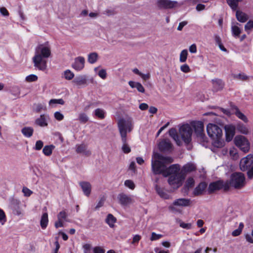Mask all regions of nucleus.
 <instances>
[{
  "label": "nucleus",
  "mask_w": 253,
  "mask_h": 253,
  "mask_svg": "<svg viewBox=\"0 0 253 253\" xmlns=\"http://www.w3.org/2000/svg\"><path fill=\"white\" fill-rule=\"evenodd\" d=\"M155 160L152 161V169L155 174H162L166 177L169 175V183L172 186L179 187L184 180V174L181 173L180 166L177 164L171 165L168 168L166 164L173 162L170 157H165L156 153L154 155Z\"/></svg>",
  "instance_id": "1"
},
{
  "label": "nucleus",
  "mask_w": 253,
  "mask_h": 253,
  "mask_svg": "<svg viewBox=\"0 0 253 253\" xmlns=\"http://www.w3.org/2000/svg\"><path fill=\"white\" fill-rule=\"evenodd\" d=\"M51 55V49L48 42L39 44L35 49V54L32 58L34 67L38 70L44 71L47 68L46 58Z\"/></svg>",
  "instance_id": "2"
},
{
  "label": "nucleus",
  "mask_w": 253,
  "mask_h": 253,
  "mask_svg": "<svg viewBox=\"0 0 253 253\" xmlns=\"http://www.w3.org/2000/svg\"><path fill=\"white\" fill-rule=\"evenodd\" d=\"M207 131L209 136L212 139V144L214 147L222 148L224 146L223 132L220 127L217 125L210 123L207 126Z\"/></svg>",
  "instance_id": "3"
},
{
  "label": "nucleus",
  "mask_w": 253,
  "mask_h": 253,
  "mask_svg": "<svg viewBox=\"0 0 253 253\" xmlns=\"http://www.w3.org/2000/svg\"><path fill=\"white\" fill-rule=\"evenodd\" d=\"M246 178L244 173L240 172L233 173L230 180L225 182V190H228L230 187L240 189L245 186Z\"/></svg>",
  "instance_id": "4"
},
{
  "label": "nucleus",
  "mask_w": 253,
  "mask_h": 253,
  "mask_svg": "<svg viewBox=\"0 0 253 253\" xmlns=\"http://www.w3.org/2000/svg\"><path fill=\"white\" fill-rule=\"evenodd\" d=\"M240 169L243 171H248V177L252 179L253 178V155L249 154L242 158L240 163Z\"/></svg>",
  "instance_id": "5"
},
{
  "label": "nucleus",
  "mask_w": 253,
  "mask_h": 253,
  "mask_svg": "<svg viewBox=\"0 0 253 253\" xmlns=\"http://www.w3.org/2000/svg\"><path fill=\"white\" fill-rule=\"evenodd\" d=\"M118 127L121 136L126 137L127 132H130L133 129L132 120L121 119L118 122Z\"/></svg>",
  "instance_id": "6"
},
{
  "label": "nucleus",
  "mask_w": 253,
  "mask_h": 253,
  "mask_svg": "<svg viewBox=\"0 0 253 253\" xmlns=\"http://www.w3.org/2000/svg\"><path fill=\"white\" fill-rule=\"evenodd\" d=\"M235 145L244 153H248L250 149V143L245 136L236 135L233 140Z\"/></svg>",
  "instance_id": "7"
},
{
  "label": "nucleus",
  "mask_w": 253,
  "mask_h": 253,
  "mask_svg": "<svg viewBox=\"0 0 253 253\" xmlns=\"http://www.w3.org/2000/svg\"><path fill=\"white\" fill-rule=\"evenodd\" d=\"M191 204V201L190 199L180 198L174 201L172 204L169 206V208L172 212H181V210L177 207H188Z\"/></svg>",
  "instance_id": "8"
},
{
  "label": "nucleus",
  "mask_w": 253,
  "mask_h": 253,
  "mask_svg": "<svg viewBox=\"0 0 253 253\" xmlns=\"http://www.w3.org/2000/svg\"><path fill=\"white\" fill-rule=\"evenodd\" d=\"M192 132L193 130L188 124L183 125L179 128L180 135L186 144H189L191 142Z\"/></svg>",
  "instance_id": "9"
},
{
  "label": "nucleus",
  "mask_w": 253,
  "mask_h": 253,
  "mask_svg": "<svg viewBox=\"0 0 253 253\" xmlns=\"http://www.w3.org/2000/svg\"><path fill=\"white\" fill-rule=\"evenodd\" d=\"M193 126L194 128L195 133L201 141H207V137L204 133V124L202 122H197L194 123Z\"/></svg>",
  "instance_id": "10"
},
{
  "label": "nucleus",
  "mask_w": 253,
  "mask_h": 253,
  "mask_svg": "<svg viewBox=\"0 0 253 253\" xmlns=\"http://www.w3.org/2000/svg\"><path fill=\"white\" fill-rule=\"evenodd\" d=\"M156 4L159 9H171L177 6V2L170 0H157Z\"/></svg>",
  "instance_id": "11"
},
{
  "label": "nucleus",
  "mask_w": 253,
  "mask_h": 253,
  "mask_svg": "<svg viewBox=\"0 0 253 253\" xmlns=\"http://www.w3.org/2000/svg\"><path fill=\"white\" fill-rule=\"evenodd\" d=\"M226 140L227 142L231 141L235 134L236 127L233 125H228L224 126Z\"/></svg>",
  "instance_id": "12"
},
{
  "label": "nucleus",
  "mask_w": 253,
  "mask_h": 253,
  "mask_svg": "<svg viewBox=\"0 0 253 253\" xmlns=\"http://www.w3.org/2000/svg\"><path fill=\"white\" fill-rule=\"evenodd\" d=\"M158 147L161 152H169L172 149V144L169 140L163 139L159 142Z\"/></svg>",
  "instance_id": "13"
},
{
  "label": "nucleus",
  "mask_w": 253,
  "mask_h": 253,
  "mask_svg": "<svg viewBox=\"0 0 253 253\" xmlns=\"http://www.w3.org/2000/svg\"><path fill=\"white\" fill-rule=\"evenodd\" d=\"M120 203L123 206L130 204L133 202L131 196L127 195L125 193H121L118 196Z\"/></svg>",
  "instance_id": "14"
},
{
  "label": "nucleus",
  "mask_w": 253,
  "mask_h": 253,
  "mask_svg": "<svg viewBox=\"0 0 253 253\" xmlns=\"http://www.w3.org/2000/svg\"><path fill=\"white\" fill-rule=\"evenodd\" d=\"M225 182L221 181H217L211 183L209 186L208 191L210 193L213 192L214 191L219 190L222 188L225 189Z\"/></svg>",
  "instance_id": "15"
},
{
  "label": "nucleus",
  "mask_w": 253,
  "mask_h": 253,
  "mask_svg": "<svg viewBox=\"0 0 253 253\" xmlns=\"http://www.w3.org/2000/svg\"><path fill=\"white\" fill-rule=\"evenodd\" d=\"M84 58L79 56L75 59L74 63L72 64V67L76 70H81L84 66Z\"/></svg>",
  "instance_id": "16"
},
{
  "label": "nucleus",
  "mask_w": 253,
  "mask_h": 253,
  "mask_svg": "<svg viewBox=\"0 0 253 253\" xmlns=\"http://www.w3.org/2000/svg\"><path fill=\"white\" fill-rule=\"evenodd\" d=\"M231 107L232 111H233V113L237 117L243 121L244 123L248 122L249 120L248 118L240 111L236 106L234 105H231Z\"/></svg>",
  "instance_id": "17"
},
{
  "label": "nucleus",
  "mask_w": 253,
  "mask_h": 253,
  "mask_svg": "<svg viewBox=\"0 0 253 253\" xmlns=\"http://www.w3.org/2000/svg\"><path fill=\"white\" fill-rule=\"evenodd\" d=\"M79 184L84 194L87 197H88L90 194L91 190V185L90 183L87 181H81L79 183Z\"/></svg>",
  "instance_id": "18"
},
{
  "label": "nucleus",
  "mask_w": 253,
  "mask_h": 253,
  "mask_svg": "<svg viewBox=\"0 0 253 253\" xmlns=\"http://www.w3.org/2000/svg\"><path fill=\"white\" fill-rule=\"evenodd\" d=\"M213 89L215 91L222 90L224 86V82L220 79H216L212 80Z\"/></svg>",
  "instance_id": "19"
},
{
  "label": "nucleus",
  "mask_w": 253,
  "mask_h": 253,
  "mask_svg": "<svg viewBox=\"0 0 253 253\" xmlns=\"http://www.w3.org/2000/svg\"><path fill=\"white\" fill-rule=\"evenodd\" d=\"M76 152L78 153H82L86 156H89L91 154V151L87 149V146L84 144L77 146Z\"/></svg>",
  "instance_id": "20"
},
{
  "label": "nucleus",
  "mask_w": 253,
  "mask_h": 253,
  "mask_svg": "<svg viewBox=\"0 0 253 253\" xmlns=\"http://www.w3.org/2000/svg\"><path fill=\"white\" fill-rule=\"evenodd\" d=\"M196 170V166L192 163H188L184 165L181 169V173L184 174V179L186 174Z\"/></svg>",
  "instance_id": "21"
},
{
  "label": "nucleus",
  "mask_w": 253,
  "mask_h": 253,
  "mask_svg": "<svg viewBox=\"0 0 253 253\" xmlns=\"http://www.w3.org/2000/svg\"><path fill=\"white\" fill-rule=\"evenodd\" d=\"M207 184L205 182H201L195 188L193 191V195L195 196L200 195L203 194L207 187Z\"/></svg>",
  "instance_id": "22"
},
{
  "label": "nucleus",
  "mask_w": 253,
  "mask_h": 253,
  "mask_svg": "<svg viewBox=\"0 0 253 253\" xmlns=\"http://www.w3.org/2000/svg\"><path fill=\"white\" fill-rule=\"evenodd\" d=\"M169 132L170 136L174 140L178 145L180 146L181 144V141L177 134L176 129L174 128H171L169 130Z\"/></svg>",
  "instance_id": "23"
},
{
  "label": "nucleus",
  "mask_w": 253,
  "mask_h": 253,
  "mask_svg": "<svg viewBox=\"0 0 253 253\" xmlns=\"http://www.w3.org/2000/svg\"><path fill=\"white\" fill-rule=\"evenodd\" d=\"M236 17L237 19L242 23L246 22L249 19V17L247 14L238 10L236 11Z\"/></svg>",
  "instance_id": "24"
},
{
  "label": "nucleus",
  "mask_w": 253,
  "mask_h": 253,
  "mask_svg": "<svg viewBox=\"0 0 253 253\" xmlns=\"http://www.w3.org/2000/svg\"><path fill=\"white\" fill-rule=\"evenodd\" d=\"M235 127L238 131L242 134L247 135L249 133L248 127L241 123H238Z\"/></svg>",
  "instance_id": "25"
},
{
  "label": "nucleus",
  "mask_w": 253,
  "mask_h": 253,
  "mask_svg": "<svg viewBox=\"0 0 253 253\" xmlns=\"http://www.w3.org/2000/svg\"><path fill=\"white\" fill-rule=\"evenodd\" d=\"M46 116L44 115H41L40 118H37L35 120V124L41 127H44L47 126L46 122Z\"/></svg>",
  "instance_id": "26"
},
{
  "label": "nucleus",
  "mask_w": 253,
  "mask_h": 253,
  "mask_svg": "<svg viewBox=\"0 0 253 253\" xmlns=\"http://www.w3.org/2000/svg\"><path fill=\"white\" fill-rule=\"evenodd\" d=\"M122 141L123 142V145L122 147V149L124 153L127 154L131 151V149L128 144L127 143V138L126 137H121Z\"/></svg>",
  "instance_id": "27"
},
{
  "label": "nucleus",
  "mask_w": 253,
  "mask_h": 253,
  "mask_svg": "<svg viewBox=\"0 0 253 253\" xmlns=\"http://www.w3.org/2000/svg\"><path fill=\"white\" fill-rule=\"evenodd\" d=\"M129 85L132 88H136L137 90L140 92L144 93L145 89L142 85L138 82H134L133 81H129L128 82Z\"/></svg>",
  "instance_id": "28"
},
{
  "label": "nucleus",
  "mask_w": 253,
  "mask_h": 253,
  "mask_svg": "<svg viewBox=\"0 0 253 253\" xmlns=\"http://www.w3.org/2000/svg\"><path fill=\"white\" fill-rule=\"evenodd\" d=\"M22 133L26 137H30L34 132V129L32 127L25 126L21 129Z\"/></svg>",
  "instance_id": "29"
},
{
  "label": "nucleus",
  "mask_w": 253,
  "mask_h": 253,
  "mask_svg": "<svg viewBox=\"0 0 253 253\" xmlns=\"http://www.w3.org/2000/svg\"><path fill=\"white\" fill-rule=\"evenodd\" d=\"M117 221L116 218L111 213L107 215L105 219V222L109 225L111 228L114 227V223Z\"/></svg>",
  "instance_id": "30"
},
{
  "label": "nucleus",
  "mask_w": 253,
  "mask_h": 253,
  "mask_svg": "<svg viewBox=\"0 0 253 253\" xmlns=\"http://www.w3.org/2000/svg\"><path fill=\"white\" fill-rule=\"evenodd\" d=\"M48 222V214L46 212L43 213L41 217L40 225L42 229H45L47 226Z\"/></svg>",
  "instance_id": "31"
},
{
  "label": "nucleus",
  "mask_w": 253,
  "mask_h": 253,
  "mask_svg": "<svg viewBox=\"0 0 253 253\" xmlns=\"http://www.w3.org/2000/svg\"><path fill=\"white\" fill-rule=\"evenodd\" d=\"M73 82L78 86H82L84 85L86 83V79L84 76H81L76 77L74 80Z\"/></svg>",
  "instance_id": "32"
},
{
  "label": "nucleus",
  "mask_w": 253,
  "mask_h": 253,
  "mask_svg": "<svg viewBox=\"0 0 253 253\" xmlns=\"http://www.w3.org/2000/svg\"><path fill=\"white\" fill-rule=\"evenodd\" d=\"M54 148L55 146L53 145H46L43 147L42 152L45 156H49L51 155Z\"/></svg>",
  "instance_id": "33"
},
{
  "label": "nucleus",
  "mask_w": 253,
  "mask_h": 253,
  "mask_svg": "<svg viewBox=\"0 0 253 253\" xmlns=\"http://www.w3.org/2000/svg\"><path fill=\"white\" fill-rule=\"evenodd\" d=\"M236 24V25H232L231 27L232 33L233 36L236 38L238 37L241 33V30L237 26V25H239V23H237Z\"/></svg>",
  "instance_id": "34"
},
{
  "label": "nucleus",
  "mask_w": 253,
  "mask_h": 253,
  "mask_svg": "<svg viewBox=\"0 0 253 253\" xmlns=\"http://www.w3.org/2000/svg\"><path fill=\"white\" fill-rule=\"evenodd\" d=\"M226 1L231 9L233 10H235L238 6L239 2L242 1L243 0H226Z\"/></svg>",
  "instance_id": "35"
},
{
  "label": "nucleus",
  "mask_w": 253,
  "mask_h": 253,
  "mask_svg": "<svg viewBox=\"0 0 253 253\" xmlns=\"http://www.w3.org/2000/svg\"><path fill=\"white\" fill-rule=\"evenodd\" d=\"M155 190L157 193L160 195V197L164 199H168L169 195L164 191V190L160 187L158 185L155 186Z\"/></svg>",
  "instance_id": "36"
},
{
  "label": "nucleus",
  "mask_w": 253,
  "mask_h": 253,
  "mask_svg": "<svg viewBox=\"0 0 253 253\" xmlns=\"http://www.w3.org/2000/svg\"><path fill=\"white\" fill-rule=\"evenodd\" d=\"M98 59V54L96 52H92L88 55V61L91 64L96 62Z\"/></svg>",
  "instance_id": "37"
},
{
  "label": "nucleus",
  "mask_w": 253,
  "mask_h": 253,
  "mask_svg": "<svg viewBox=\"0 0 253 253\" xmlns=\"http://www.w3.org/2000/svg\"><path fill=\"white\" fill-rule=\"evenodd\" d=\"M233 78L242 81H245L249 80V77L245 74L244 73H240L238 74L234 75Z\"/></svg>",
  "instance_id": "38"
},
{
  "label": "nucleus",
  "mask_w": 253,
  "mask_h": 253,
  "mask_svg": "<svg viewBox=\"0 0 253 253\" xmlns=\"http://www.w3.org/2000/svg\"><path fill=\"white\" fill-rule=\"evenodd\" d=\"M229 155L233 160H236L239 158V155L237 149L234 148H231L229 150Z\"/></svg>",
  "instance_id": "39"
},
{
  "label": "nucleus",
  "mask_w": 253,
  "mask_h": 253,
  "mask_svg": "<svg viewBox=\"0 0 253 253\" xmlns=\"http://www.w3.org/2000/svg\"><path fill=\"white\" fill-rule=\"evenodd\" d=\"M79 121L80 123L84 124L88 121V117L85 113H80L79 115Z\"/></svg>",
  "instance_id": "40"
},
{
  "label": "nucleus",
  "mask_w": 253,
  "mask_h": 253,
  "mask_svg": "<svg viewBox=\"0 0 253 253\" xmlns=\"http://www.w3.org/2000/svg\"><path fill=\"white\" fill-rule=\"evenodd\" d=\"M195 181L192 177H189L187 179L185 183V187L188 189L192 188L194 186Z\"/></svg>",
  "instance_id": "41"
},
{
  "label": "nucleus",
  "mask_w": 253,
  "mask_h": 253,
  "mask_svg": "<svg viewBox=\"0 0 253 253\" xmlns=\"http://www.w3.org/2000/svg\"><path fill=\"white\" fill-rule=\"evenodd\" d=\"M188 51L186 49L183 50L180 54L179 60L181 62H184L186 61L187 57Z\"/></svg>",
  "instance_id": "42"
},
{
  "label": "nucleus",
  "mask_w": 253,
  "mask_h": 253,
  "mask_svg": "<svg viewBox=\"0 0 253 253\" xmlns=\"http://www.w3.org/2000/svg\"><path fill=\"white\" fill-rule=\"evenodd\" d=\"M6 221V217L4 211L0 209V223L3 225Z\"/></svg>",
  "instance_id": "43"
},
{
  "label": "nucleus",
  "mask_w": 253,
  "mask_h": 253,
  "mask_svg": "<svg viewBox=\"0 0 253 253\" xmlns=\"http://www.w3.org/2000/svg\"><path fill=\"white\" fill-rule=\"evenodd\" d=\"M46 109L45 106L42 104H36L34 105V110L37 113Z\"/></svg>",
  "instance_id": "44"
},
{
  "label": "nucleus",
  "mask_w": 253,
  "mask_h": 253,
  "mask_svg": "<svg viewBox=\"0 0 253 253\" xmlns=\"http://www.w3.org/2000/svg\"><path fill=\"white\" fill-rule=\"evenodd\" d=\"M95 115L100 119H103L105 117L104 111L100 108L96 109L95 110Z\"/></svg>",
  "instance_id": "45"
},
{
  "label": "nucleus",
  "mask_w": 253,
  "mask_h": 253,
  "mask_svg": "<svg viewBox=\"0 0 253 253\" xmlns=\"http://www.w3.org/2000/svg\"><path fill=\"white\" fill-rule=\"evenodd\" d=\"M64 77L66 80H70L74 77V74L70 70H67L64 72Z\"/></svg>",
  "instance_id": "46"
},
{
  "label": "nucleus",
  "mask_w": 253,
  "mask_h": 253,
  "mask_svg": "<svg viewBox=\"0 0 253 253\" xmlns=\"http://www.w3.org/2000/svg\"><path fill=\"white\" fill-rule=\"evenodd\" d=\"M22 191L25 197H30L33 193L32 191L25 186L23 187Z\"/></svg>",
  "instance_id": "47"
},
{
  "label": "nucleus",
  "mask_w": 253,
  "mask_h": 253,
  "mask_svg": "<svg viewBox=\"0 0 253 253\" xmlns=\"http://www.w3.org/2000/svg\"><path fill=\"white\" fill-rule=\"evenodd\" d=\"M65 102L62 99H51L49 102V105H52L53 104H59L61 105H63L64 104Z\"/></svg>",
  "instance_id": "48"
},
{
  "label": "nucleus",
  "mask_w": 253,
  "mask_h": 253,
  "mask_svg": "<svg viewBox=\"0 0 253 253\" xmlns=\"http://www.w3.org/2000/svg\"><path fill=\"white\" fill-rule=\"evenodd\" d=\"M67 217V214L65 211H60L57 215V218L59 220H65Z\"/></svg>",
  "instance_id": "49"
},
{
  "label": "nucleus",
  "mask_w": 253,
  "mask_h": 253,
  "mask_svg": "<svg viewBox=\"0 0 253 253\" xmlns=\"http://www.w3.org/2000/svg\"><path fill=\"white\" fill-rule=\"evenodd\" d=\"M38 80V77L34 74L28 76L26 78V81L27 82H35Z\"/></svg>",
  "instance_id": "50"
},
{
  "label": "nucleus",
  "mask_w": 253,
  "mask_h": 253,
  "mask_svg": "<svg viewBox=\"0 0 253 253\" xmlns=\"http://www.w3.org/2000/svg\"><path fill=\"white\" fill-rule=\"evenodd\" d=\"M125 185L126 186L128 187L131 189H134L135 188V185L133 182L131 180H126L125 182Z\"/></svg>",
  "instance_id": "51"
},
{
  "label": "nucleus",
  "mask_w": 253,
  "mask_h": 253,
  "mask_svg": "<svg viewBox=\"0 0 253 253\" xmlns=\"http://www.w3.org/2000/svg\"><path fill=\"white\" fill-rule=\"evenodd\" d=\"M163 235L161 234H157L155 232H152L151 237L150 238V240L153 241L155 240H157L162 237Z\"/></svg>",
  "instance_id": "52"
},
{
  "label": "nucleus",
  "mask_w": 253,
  "mask_h": 253,
  "mask_svg": "<svg viewBox=\"0 0 253 253\" xmlns=\"http://www.w3.org/2000/svg\"><path fill=\"white\" fill-rule=\"evenodd\" d=\"M84 253H91V246L89 244H85L83 246Z\"/></svg>",
  "instance_id": "53"
},
{
  "label": "nucleus",
  "mask_w": 253,
  "mask_h": 253,
  "mask_svg": "<svg viewBox=\"0 0 253 253\" xmlns=\"http://www.w3.org/2000/svg\"><path fill=\"white\" fill-rule=\"evenodd\" d=\"M104 14L110 16L116 14V11L113 9H107L104 11Z\"/></svg>",
  "instance_id": "54"
},
{
  "label": "nucleus",
  "mask_w": 253,
  "mask_h": 253,
  "mask_svg": "<svg viewBox=\"0 0 253 253\" xmlns=\"http://www.w3.org/2000/svg\"><path fill=\"white\" fill-rule=\"evenodd\" d=\"M43 146V143L41 140H38L35 145V149L36 150H40Z\"/></svg>",
  "instance_id": "55"
},
{
  "label": "nucleus",
  "mask_w": 253,
  "mask_h": 253,
  "mask_svg": "<svg viewBox=\"0 0 253 253\" xmlns=\"http://www.w3.org/2000/svg\"><path fill=\"white\" fill-rule=\"evenodd\" d=\"M98 76L102 79H105L107 77L106 71L105 69L100 70L98 73Z\"/></svg>",
  "instance_id": "56"
},
{
  "label": "nucleus",
  "mask_w": 253,
  "mask_h": 253,
  "mask_svg": "<svg viewBox=\"0 0 253 253\" xmlns=\"http://www.w3.org/2000/svg\"><path fill=\"white\" fill-rule=\"evenodd\" d=\"M54 116L58 121H61L64 119V115L60 112H56L54 113Z\"/></svg>",
  "instance_id": "57"
},
{
  "label": "nucleus",
  "mask_w": 253,
  "mask_h": 253,
  "mask_svg": "<svg viewBox=\"0 0 253 253\" xmlns=\"http://www.w3.org/2000/svg\"><path fill=\"white\" fill-rule=\"evenodd\" d=\"M245 238L248 242L253 244V228L252 231L251 235L247 234L245 235Z\"/></svg>",
  "instance_id": "58"
},
{
  "label": "nucleus",
  "mask_w": 253,
  "mask_h": 253,
  "mask_svg": "<svg viewBox=\"0 0 253 253\" xmlns=\"http://www.w3.org/2000/svg\"><path fill=\"white\" fill-rule=\"evenodd\" d=\"M253 28V21H249L245 26V31H248Z\"/></svg>",
  "instance_id": "59"
},
{
  "label": "nucleus",
  "mask_w": 253,
  "mask_h": 253,
  "mask_svg": "<svg viewBox=\"0 0 253 253\" xmlns=\"http://www.w3.org/2000/svg\"><path fill=\"white\" fill-rule=\"evenodd\" d=\"M180 226L183 228L189 229L191 228L192 224L191 223H185L183 222H181L180 223Z\"/></svg>",
  "instance_id": "60"
},
{
  "label": "nucleus",
  "mask_w": 253,
  "mask_h": 253,
  "mask_svg": "<svg viewBox=\"0 0 253 253\" xmlns=\"http://www.w3.org/2000/svg\"><path fill=\"white\" fill-rule=\"evenodd\" d=\"M180 69L184 73H188L190 71L189 66L187 64L182 65L180 67Z\"/></svg>",
  "instance_id": "61"
},
{
  "label": "nucleus",
  "mask_w": 253,
  "mask_h": 253,
  "mask_svg": "<svg viewBox=\"0 0 253 253\" xmlns=\"http://www.w3.org/2000/svg\"><path fill=\"white\" fill-rule=\"evenodd\" d=\"M94 253H104L105 251L100 247H96L93 248Z\"/></svg>",
  "instance_id": "62"
},
{
  "label": "nucleus",
  "mask_w": 253,
  "mask_h": 253,
  "mask_svg": "<svg viewBox=\"0 0 253 253\" xmlns=\"http://www.w3.org/2000/svg\"><path fill=\"white\" fill-rule=\"evenodd\" d=\"M140 239H141V236L139 235H136L133 237L131 243L132 244H134L135 243H138Z\"/></svg>",
  "instance_id": "63"
},
{
  "label": "nucleus",
  "mask_w": 253,
  "mask_h": 253,
  "mask_svg": "<svg viewBox=\"0 0 253 253\" xmlns=\"http://www.w3.org/2000/svg\"><path fill=\"white\" fill-rule=\"evenodd\" d=\"M0 12L3 16H8L9 15V12L5 7L0 8Z\"/></svg>",
  "instance_id": "64"
}]
</instances>
